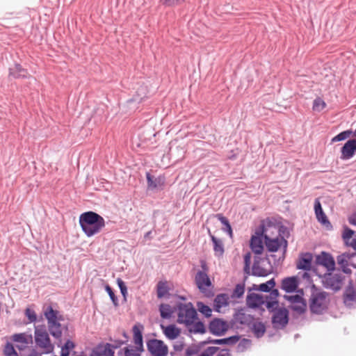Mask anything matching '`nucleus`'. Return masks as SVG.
<instances>
[{
    "mask_svg": "<svg viewBox=\"0 0 356 356\" xmlns=\"http://www.w3.org/2000/svg\"><path fill=\"white\" fill-rule=\"evenodd\" d=\"M44 315L47 319L51 334L56 338L60 337L62 331L60 321L63 320V318L59 312L54 310L52 307L48 306L44 312Z\"/></svg>",
    "mask_w": 356,
    "mask_h": 356,
    "instance_id": "nucleus-2",
    "label": "nucleus"
},
{
    "mask_svg": "<svg viewBox=\"0 0 356 356\" xmlns=\"http://www.w3.org/2000/svg\"><path fill=\"white\" fill-rule=\"evenodd\" d=\"M105 290L108 293V295H109L112 302H113V304L115 305H118V299H117L116 296H115V293L113 291L111 287L109 285L107 284L105 286Z\"/></svg>",
    "mask_w": 356,
    "mask_h": 356,
    "instance_id": "nucleus-48",
    "label": "nucleus"
},
{
    "mask_svg": "<svg viewBox=\"0 0 356 356\" xmlns=\"http://www.w3.org/2000/svg\"><path fill=\"white\" fill-rule=\"evenodd\" d=\"M34 339L36 346L42 351V353L49 354L54 351V345L44 328L35 327Z\"/></svg>",
    "mask_w": 356,
    "mask_h": 356,
    "instance_id": "nucleus-3",
    "label": "nucleus"
},
{
    "mask_svg": "<svg viewBox=\"0 0 356 356\" xmlns=\"http://www.w3.org/2000/svg\"><path fill=\"white\" fill-rule=\"evenodd\" d=\"M117 283H118L119 288L120 289L122 294L124 296H125L127 291V286H126L124 282L120 278H118L117 280Z\"/></svg>",
    "mask_w": 356,
    "mask_h": 356,
    "instance_id": "nucleus-52",
    "label": "nucleus"
},
{
    "mask_svg": "<svg viewBox=\"0 0 356 356\" xmlns=\"http://www.w3.org/2000/svg\"><path fill=\"white\" fill-rule=\"evenodd\" d=\"M244 293V287L240 284H237L234 291V296L240 298Z\"/></svg>",
    "mask_w": 356,
    "mask_h": 356,
    "instance_id": "nucleus-51",
    "label": "nucleus"
},
{
    "mask_svg": "<svg viewBox=\"0 0 356 356\" xmlns=\"http://www.w3.org/2000/svg\"><path fill=\"white\" fill-rule=\"evenodd\" d=\"M159 311L163 318H170L174 312L172 307L168 304H161Z\"/></svg>",
    "mask_w": 356,
    "mask_h": 356,
    "instance_id": "nucleus-33",
    "label": "nucleus"
},
{
    "mask_svg": "<svg viewBox=\"0 0 356 356\" xmlns=\"http://www.w3.org/2000/svg\"><path fill=\"white\" fill-rule=\"evenodd\" d=\"M314 211L317 220L328 229H331L332 226L329 221L327 216L323 212L321 202L318 199L315 200Z\"/></svg>",
    "mask_w": 356,
    "mask_h": 356,
    "instance_id": "nucleus-11",
    "label": "nucleus"
},
{
    "mask_svg": "<svg viewBox=\"0 0 356 356\" xmlns=\"http://www.w3.org/2000/svg\"><path fill=\"white\" fill-rule=\"evenodd\" d=\"M228 298L225 294L218 295L214 299V307L216 311L220 312V309L227 305Z\"/></svg>",
    "mask_w": 356,
    "mask_h": 356,
    "instance_id": "nucleus-30",
    "label": "nucleus"
},
{
    "mask_svg": "<svg viewBox=\"0 0 356 356\" xmlns=\"http://www.w3.org/2000/svg\"><path fill=\"white\" fill-rule=\"evenodd\" d=\"M161 329L165 337L169 340L177 339L181 334V329L175 325H161Z\"/></svg>",
    "mask_w": 356,
    "mask_h": 356,
    "instance_id": "nucleus-16",
    "label": "nucleus"
},
{
    "mask_svg": "<svg viewBox=\"0 0 356 356\" xmlns=\"http://www.w3.org/2000/svg\"><path fill=\"white\" fill-rule=\"evenodd\" d=\"M265 245L269 252H277L284 245L286 247V241L282 236H276L273 238L266 239Z\"/></svg>",
    "mask_w": 356,
    "mask_h": 356,
    "instance_id": "nucleus-15",
    "label": "nucleus"
},
{
    "mask_svg": "<svg viewBox=\"0 0 356 356\" xmlns=\"http://www.w3.org/2000/svg\"><path fill=\"white\" fill-rule=\"evenodd\" d=\"M351 134H352L351 131H342L340 134H339L338 135H337L336 136H334L332 139V142H337V141L343 140L348 138V137H350Z\"/></svg>",
    "mask_w": 356,
    "mask_h": 356,
    "instance_id": "nucleus-42",
    "label": "nucleus"
},
{
    "mask_svg": "<svg viewBox=\"0 0 356 356\" xmlns=\"http://www.w3.org/2000/svg\"><path fill=\"white\" fill-rule=\"evenodd\" d=\"M247 304L250 307H259L263 305L266 306V297L257 293H250L247 297Z\"/></svg>",
    "mask_w": 356,
    "mask_h": 356,
    "instance_id": "nucleus-17",
    "label": "nucleus"
},
{
    "mask_svg": "<svg viewBox=\"0 0 356 356\" xmlns=\"http://www.w3.org/2000/svg\"><path fill=\"white\" fill-rule=\"evenodd\" d=\"M147 184L148 186L151 188H155L157 187L155 181L152 179L149 174H147Z\"/></svg>",
    "mask_w": 356,
    "mask_h": 356,
    "instance_id": "nucleus-53",
    "label": "nucleus"
},
{
    "mask_svg": "<svg viewBox=\"0 0 356 356\" xmlns=\"http://www.w3.org/2000/svg\"><path fill=\"white\" fill-rule=\"evenodd\" d=\"M354 249L356 250V241L354 243Z\"/></svg>",
    "mask_w": 356,
    "mask_h": 356,
    "instance_id": "nucleus-64",
    "label": "nucleus"
},
{
    "mask_svg": "<svg viewBox=\"0 0 356 356\" xmlns=\"http://www.w3.org/2000/svg\"><path fill=\"white\" fill-rule=\"evenodd\" d=\"M197 307L199 312L204 314L206 317H210L211 316L212 310L209 306L205 305L202 302H197Z\"/></svg>",
    "mask_w": 356,
    "mask_h": 356,
    "instance_id": "nucleus-40",
    "label": "nucleus"
},
{
    "mask_svg": "<svg viewBox=\"0 0 356 356\" xmlns=\"http://www.w3.org/2000/svg\"><path fill=\"white\" fill-rule=\"evenodd\" d=\"M95 356H114V351L111 348V345L106 343L98 346L94 352Z\"/></svg>",
    "mask_w": 356,
    "mask_h": 356,
    "instance_id": "nucleus-26",
    "label": "nucleus"
},
{
    "mask_svg": "<svg viewBox=\"0 0 356 356\" xmlns=\"http://www.w3.org/2000/svg\"><path fill=\"white\" fill-rule=\"evenodd\" d=\"M238 340V337H232L227 339H216L214 341H211L213 343L216 344H223V343H228L229 342L235 343Z\"/></svg>",
    "mask_w": 356,
    "mask_h": 356,
    "instance_id": "nucleus-44",
    "label": "nucleus"
},
{
    "mask_svg": "<svg viewBox=\"0 0 356 356\" xmlns=\"http://www.w3.org/2000/svg\"><path fill=\"white\" fill-rule=\"evenodd\" d=\"M169 292V287L167 282H159L156 286V293L159 298L166 296Z\"/></svg>",
    "mask_w": 356,
    "mask_h": 356,
    "instance_id": "nucleus-31",
    "label": "nucleus"
},
{
    "mask_svg": "<svg viewBox=\"0 0 356 356\" xmlns=\"http://www.w3.org/2000/svg\"><path fill=\"white\" fill-rule=\"evenodd\" d=\"M275 285V282L273 279L268 281L266 283H263L259 284V286H257L255 287V289L259 290L264 292H268L270 291L271 289H273Z\"/></svg>",
    "mask_w": 356,
    "mask_h": 356,
    "instance_id": "nucleus-35",
    "label": "nucleus"
},
{
    "mask_svg": "<svg viewBox=\"0 0 356 356\" xmlns=\"http://www.w3.org/2000/svg\"><path fill=\"white\" fill-rule=\"evenodd\" d=\"M191 327H190L189 331L194 333H204L205 332V327L204 325L202 322H196L193 323L191 325Z\"/></svg>",
    "mask_w": 356,
    "mask_h": 356,
    "instance_id": "nucleus-37",
    "label": "nucleus"
},
{
    "mask_svg": "<svg viewBox=\"0 0 356 356\" xmlns=\"http://www.w3.org/2000/svg\"><path fill=\"white\" fill-rule=\"evenodd\" d=\"M252 330L254 335L259 338L264 334L266 332V327L263 323L255 321L252 323Z\"/></svg>",
    "mask_w": 356,
    "mask_h": 356,
    "instance_id": "nucleus-32",
    "label": "nucleus"
},
{
    "mask_svg": "<svg viewBox=\"0 0 356 356\" xmlns=\"http://www.w3.org/2000/svg\"><path fill=\"white\" fill-rule=\"evenodd\" d=\"M151 234V232H147V233L146 234L145 236H149V234Z\"/></svg>",
    "mask_w": 356,
    "mask_h": 356,
    "instance_id": "nucleus-63",
    "label": "nucleus"
},
{
    "mask_svg": "<svg viewBox=\"0 0 356 356\" xmlns=\"http://www.w3.org/2000/svg\"><path fill=\"white\" fill-rule=\"evenodd\" d=\"M184 346V343L181 341V342H178L176 344H175L173 346V348H174L175 350H176V351H181L183 350Z\"/></svg>",
    "mask_w": 356,
    "mask_h": 356,
    "instance_id": "nucleus-56",
    "label": "nucleus"
},
{
    "mask_svg": "<svg viewBox=\"0 0 356 356\" xmlns=\"http://www.w3.org/2000/svg\"><path fill=\"white\" fill-rule=\"evenodd\" d=\"M79 224L83 232L88 237L100 232L106 225L103 217L93 211H87L81 214Z\"/></svg>",
    "mask_w": 356,
    "mask_h": 356,
    "instance_id": "nucleus-1",
    "label": "nucleus"
},
{
    "mask_svg": "<svg viewBox=\"0 0 356 356\" xmlns=\"http://www.w3.org/2000/svg\"><path fill=\"white\" fill-rule=\"evenodd\" d=\"M3 354L5 356H18L13 345L9 342H8L4 346Z\"/></svg>",
    "mask_w": 356,
    "mask_h": 356,
    "instance_id": "nucleus-41",
    "label": "nucleus"
},
{
    "mask_svg": "<svg viewBox=\"0 0 356 356\" xmlns=\"http://www.w3.org/2000/svg\"><path fill=\"white\" fill-rule=\"evenodd\" d=\"M342 160H347L352 158L356 152V139L348 140L341 148Z\"/></svg>",
    "mask_w": 356,
    "mask_h": 356,
    "instance_id": "nucleus-13",
    "label": "nucleus"
},
{
    "mask_svg": "<svg viewBox=\"0 0 356 356\" xmlns=\"http://www.w3.org/2000/svg\"><path fill=\"white\" fill-rule=\"evenodd\" d=\"M305 303L304 300L298 302V303H295L291 305L292 309L297 311L298 313H302L305 309Z\"/></svg>",
    "mask_w": 356,
    "mask_h": 356,
    "instance_id": "nucleus-46",
    "label": "nucleus"
},
{
    "mask_svg": "<svg viewBox=\"0 0 356 356\" xmlns=\"http://www.w3.org/2000/svg\"><path fill=\"white\" fill-rule=\"evenodd\" d=\"M198 352H199V349L197 346H190L186 350L185 355L186 356H193V355L197 354Z\"/></svg>",
    "mask_w": 356,
    "mask_h": 356,
    "instance_id": "nucleus-50",
    "label": "nucleus"
},
{
    "mask_svg": "<svg viewBox=\"0 0 356 356\" xmlns=\"http://www.w3.org/2000/svg\"><path fill=\"white\" fill-rule=\"evenodd\" d=\"M325 286L333 290L337 291L341 288V282L338 276L329 274L325 277Z\"/></svg>",
    "mask_w": 356,
    "mask_h": 356,
    "instance_id": "nucleus-22",
    "label": "nucleus"
},
{
    "mask_svg": "<svg viewBox=\"0 0 356 356\" xmlns=\"http://www.w3.org/2000/svg\"><path fill=\"white\" fill-rule=\"evenodd\" d=\"M13 339L17 343H23V346L16 345L19 350H24L28 347L29 344L32 342V336L27 335L24 333L17 334L13 335Z\"/></svg>",
    "mask_w": 356,
    "mask_h": 356,
    "instance_id": "nucleus-21",
    "label": "nucleus"
},
{
    "mask_svg": "<svg viewBox=\"0 0 356 356\" xmlns=\"http://www.w3.org/2000/svg\"><path fill=\"white\" fill-rule=\"evenodd\" d=\"M343 302L348 307L356 306V291L353 288H348L343 294Z\"/></svg>",
    "mask_w": 356,
    "mask_h": 356,
    "instance_id": "nucleus-23",
    "label": "nucleus"
},
{
    "mask_svg": "<svg viewBox=\"0 0 356 356\" xmlns=\"http://www.w3.org/2000/svg\"><path fill=\"white\" fill-rule=\"evenodd\" d=\"M262 236L259 232H256L255 235L251 237L250 248L252 250L257 254H260L264 250Z\"/></svg>",
    "mask_w": 356,
    "mask_h": 356,
    "instance_id": "nucleus-18",
    "label": "nucleus"
},
{
    "mask_svg": "<svg viewBox=\"0 0 356 356\" xmlns=\"http://www.w3.org/2000/svg\"><path fill=\"white\" fill-rule=\"evenodd\" d=\"M288 311L279 309L275 312L272 322L275 328H282L288 323Z\"/></svg>",
    "mask_w": 356,
    "mask_h": 356,
    "instance_id": "nucleus-7",
    "label": "nucleus"
},
{
    "mask_svg": "<svg viewBox=\"0 0 356 356\" xmlns=\"http://www.w3.org/2000/svg\"><path fill=\"white\" fill-rule=\"evenodd\" d=\"M211 241L213 243V250L215 255L220 257L224 254V245L222 240L217 238L214 236H211Z\"/></svg>",
    "mask_w": 356,
    "mask_h": 356,
    "instance_id": "nucleus-28",
    "label": "nucleus"
},
{
    "mask_svg": "<svg viewBox=\"0 0 356 356\" xmlns=\"http://www.w3.org/2000/svg\"><path fill=\"white\" fill-rule=\"evenodd\" d=\"M298 286L297 277H289L284 279L282 282V288L286 292L295 291Z\"/></svg>",
    "mask_w": 356,
    "mask_h": 356,
    "instance_id": "nucleus-20",
    "label": "nucleus"
},
{
    "mask_svg": "<svg viewBox=\"0 0 356 356\" xmlns=\"http://www.w3.org/2000/svg\"><path fill=\"white\" fill-rule=\"evenodd\" d=\"M270 271L268 270H266L262 267H261L259 265H254L252 268V273L254 275L259 276V277H265L267 276L269 274Z\"/></svg>",
    "mask_w": 356,
    "mask_h": 356,
    "instance_id": "nucleus-38",
    "label": "nucleus"
},
{
    "mask_svg": "<svg viewBox=\"0 0 356 356\" xmlns=\"http://www.w3.org/2000/svg\"><path fill=\"white\" fill-rule=\"evenodd\" d=\"M197 318V312L193 305L180 304L178 307L177 322L186 326L192 325Z\"/></svg>",
    "mask_w": 356,
    "mask_h": 356,
    "instance_id": "nucleus-5",
    "label": "nucleus"
},
{
    "mask_svg": "<svg viewBox=\"0 0 356 356\" xmlns=\"http://www.w3.org/2000/svg\"><path fill=\"white\" fill-rule=\"evenodd\" d=\"M355 235L354 231L350 229V228L345 227L343 229V232L342 234V238L347 245L351 246L354 248V243L356 241V235L353 238Z\"/></svg>",
    "mask_w": 356,
    "mask_h": 356,
    "instance_id": "nucleus-25",
    "label": "nucleus"
},
{
    "mask_svg": "<svg viewBox=\"0 0 356 356\" xmlns=\"http://www.w3.org/2000/svg\"><path fill=\"white\" fill-rule=\"evenodd\" d=\"M350 265L356 268V253L350 254Z\"/></svg>",
    "mask_w": 356,
    "mask_h": 356,
    "instance_id": "nucleus-57",
    "label": "nucleus"
},
{
    "mask_svg": "<svg viewBox=\"0 0 356 356\" xmlns=\"http://www.w3.org/2000/svg\"><path fill=\"white\" fill-rule=\"evenodd\" d=\"M41 354H42V353H38V351H36L35 350H31L30 353L29 354V356H41Z\"/></svg>",
    "mask_w": 356,
    "mask_h": 356,
    "instance_id": "nucleus-59",
    "label": "nucleus"
},
{
    "mask_svg": "<svg viewBox=\"0 0 356 356\" xmlns=\"http://www.w3.org/2000/svg\"><path fill=\"white\" fill-rule=\"evenodd\" d=\"M195 283L198 289L207 295V291L211 286V282L207 272L199 271L195 276Z\"/></svg>",
    "mask_w": 356,
    "mask_h": 356,
    "instance_id": "nucleus-10",
    "label": "nucleus"
},
{
    "mask_svg": "<svg viewBox=\"0 0 356 356\" xmlns=\"http://www.w3.org/2000/svg\"><path fill=\"white\" fill-rule=\"evenodd\" d=\"M329 298L327 293L317 289H314L309 299V307L315 314H321L327 308Z\"/></svg>",
    "mask_w": 356,
    "mask_h": 356,
    "instance_id": "nucleus-4",
    "label": "nucleus"
},
{
    "mask_svg": "<svg viewBox=\"0 0 356 356\" xmlns=\"http://www.w3.org/2000/svg\"><path fill=\"white\" fill-rule=\"evenodd\" d=\"M25 315L27 317V318L29 319V322H31V323H33V322L36 321V320H37V315H36L35 312H34V310H33L30 308L26 309Z\"/></svg>",
    "mask_w": 356,
    "mask_h": 356,
    "instance_id": "nucleus-45",
    "label": "nucleus"
},
{
    "mask_svg": "<svg viewBox=\"0 0 356 356\" xmlns=\"http://www.w3.org/2000/svg\"><path fill=\"white\" fill-rule=\"evenodd\" d=\"M327 104L321 97H317L314 100L312 109L316 112H321L323 111Z\"/></svg>",
    "mask_w": 356,
    "mask_h": 356,
    "instance_id": "nucleus-34",
    "label": "nucleus"
},
{
    "mask_svg": "<svg viewBox=\"0 0 356 356\" xmlns=\"http://www.w3.org/2000/svg\"><path fill=\"white\" fill-rule=\"evenodd\" d=\"M316 262L324 267L328 271H332L335 269V261L333 257L327 252H322L316 257Z\"/></svg>",
    "mask_w": 356,
    "mask_h": 356,
    "instance_id": "nucleus-12",
    "label": "nucleus"
},
{
    "mask_svg": "<svg viewBox=\"0 0 356 356\" xmlns=\"http://www.w3.org/2000/svg\"><path fill=\"white\" fill-rule=\"evenodd\" d=\"M251 259V254L250 252L246 253L244 255V261L246 267H249Z\"/></svg>",
    "mask_w": 356,
    "mask_h": 356,
    "instance_id": "nucleus-55",
    "label": "nucleus"
},
{
    "mask_svg": "<svg viewBox=\"0 0 356 356\" xmlns=\"http://www.w3.org/2000/svg\"><path fill=\"white\" fill-rule=\"evenodd\" d=\"M350 254L347 253L341 254L337 258L338 265L340 266L343 271L345 273H348L349 270L348 266L350 265Z\"/></svg>",
    "mask_w": 356,
    "mask_h": 356,
    "instance_id": "nucleus-27",
    "label": "nucleus"
},
{
    "mask_svg": "<svg viewBox=\"0 0 356 356\" xmlns=\"http://www.w3.org/2000/svg\"><path fill=\"white\" fill-rule=\"evenodd\" d=\"M70 351L69 350H66L65 348H62L61 349V354H63V355H70Z\"/></svg>",
    "mask_w": 356,
    "mask_h": 356,
    "instance_id": "nucleus-60",
    "label": "nucleus"
},
{
    "mask_svg": "<svg viewBox=\"0 0 356 356\" xmlns=\"http://www.w3.org/2000/svg\"><path fill=\"white\" fill-rule=\"evenodd\" d=\"M285 298L291 302V305L303 300V298L299 295L287 296H285Z\"/></svg>",
    "mask_w": 356,
    "mask_h": 356,
    "instance_id": "nucleus-49",
    "label": "nucleus"
},
{
    "mask_svg": "<svg viewBox=\"0 0 356 356\" xmlns=\"http://www.w3.org/2000/svg\"><path fill=\"white\" fill-rule=\"evenodd\" d=\"M259 232L264 236L265 240L281 236L277 226L270 222H264L261 226V230Z\"/></svg>",
    "mask_w": 356,
    "mask_h": 356,
    "instance_id": "nucleus-8",
    "label": "nucleus"
},
{
    "mask_svg": "<svg viewBox=\"0 0 356 356\" xmlns=\"http://www.w3.org/2000/svg\"><path fill=\"white\" fill-rule=\"evenodd\" d=\"M160 2L166 6H175L184 3L186 0H159Z\"/></svg>",
    "mask_w": 356,
    "mask_h": 356,
    "instance_id": "nucleus-43",
    "label": "nucleus"
},
{
    "mask_svg": "<svg viewBox=\"0 0 356 356\" xmlns=\"http://www.w3.org/2000/svg\"><path fill=\"white\" fill-rule=\"evenodd\" d=\"M313 255L309 252H302L296 261V268L299 270H309L312 266Z\"/></svg>",
    "mask_w": 356,
    "mask_h": 356,
    "instance_id": "nucleus-9",
    "label": "nucleus"
},
{
    "mask_svg": "<svg viewBox=\"0 0 356 356\" xmlns=\"http://www.w3.org/2000/svg\"><path fill=\"white\" fill-rule=\"evenodd\" d=\"M147 348L150 356H168V347L161 340L152 339L147 341Z\"/></svg>",
    "mask_w": 356,
    "mask_h": 356,
    "instance_id": "nucleus-6",
    "label": "nucleus"
},
{
    "mask_svg": "<svg viewBox=\"0 0 356 356\" xmlns=\"http://www.w3.org/2000/svg\"><path fill=\"white\" fill-rule=\"evenodd\" d=\"M217 347H209L198 356H213L218 350Z\"/></svg>",
    "mask_w": 356,
    "mask_h": 356,
    "instance_id": "nucleus-47",
    "label": "nucleus"
},
{
    "mask_svg": "<svg viewBox=\"0 0 356 356\" xmlns=\"http://www.w3.org/2000/svg\"><path fill=\"white\" fill-rule=\"evenodd\" d=\"M228 329V325L225 321L216 318L209 324V330L216 335L223 334Z\"/></svg>",
    "mask_w": 356,
    "mask_h": 356,
    "instance_id": "nucleus-14",
    "label": "nucleus"
},
{
    "mask_svg": "<svg viewBox=\"0 0 356 356\" xmlns=\"http://www.w3.org/2000/svg\"><path fill=\"white\" fill-rule=\"evenodd\" d=\"M301 276H302V278L303 280H307L308 282H312L311 276H310V275H309V273H307V272H305V273H303L302 274V275H301Z\"/></svg>",
    "mask_w": 356,
    "mask_h": 356,
    "instance_id": "nucleus-58",
    "label": "nucleus"
},
{
    "mask_svg": "<svg viewBox=\"0 0 356 356\" xmlns=\"http://www.w3.org/2000/svg\"><path fill=\"white\" fill-rule=\"evenodd\" d=\"M216 217L218 218L219 221H220V222L222 225H224L226 227V231L228 232L229 236L232 237V229L227 218L220 213L217 214Z\"/></svg>",
    "mask_w": 356,
    "mask_h": 356,
    "instance_id": "nucleus-36",
    "label": "nucleus"
},
{
    "mask_svg": "<svg viewBox=\"0 0 356 356\" xmlns=\"http://www.w3.org/2000/svg\"><path fill=\"white\" fill-rule=\"evenodd\" d=\"M279 296V292L277 289H273L271 291L270 293V296L266 297V307L268 309L273 308L274 307L277 305V298Z\"/></svg>",
    "mask_w": 356,
    "mask_h": 356,
    "instance_id": "nucleus-29",
    "label": "nucleus"
},
{
    "mask_svg": "<svg viewBox=\"0 0 356 356\" xmlns=\"http://www.w3.org/2000/svg\"><path fill=\"white\" fill-rule=\"evenodd\" d=\"M10 75L15 79H26L30 76L27 70L19 64H16L13 68H10Z\"/></svg>",
    "mask_w": 356,
    "mask_h": 356,
    "instance_id": "nucleus-24",
    "label": "nucleus"
},
{
    "mask_svg": "<svg viewBox=\"0 0 356 356\" xmlns=\"http://www.w3.org/2000/svg\"><path fill=\"white\" fill-rule=\"evenodd\" d=\"M63 348H65L66 350H71L72 349H73L74 348V343L72 341L68 340L65 343Z\"/></svg>",
    "mask_w": 356,
    "mask_h": 356,
    "instance_id": "nucleus-54",
    "label": "nucleus"
},
{
    "mask_svg": "<svg viewBox=\"0 0 356 356\" xmlns=\"http://www.w3.org/2000/svg\"><path fill=\"white\" fill-rule=\"evenodd\" d=\"M349 222L352 225H356V219L354 218H349Z\"/></svg>",
    "mask_w": 356,
    "mask_h": 356,
    "instance_id": "nucleus-61",
    "label": "nucleus"
},
{
    "mask_svg": "<svg viewBox=\"0 0 356 356\" xmlns=\"http://www.w3.org/2000/svg\"><path fill=\"white\" fill-rule=\"evenodd\" d=\"M124 356H140V353L143 351L134 346L126 347L124 348Z\"/></svg>",
    "mask_w": 356,
    "mask_h": 356,
    "instance_id": "nucleus-39",
    "label": "nucleus"
},
{
    "mask_svg": "<svg viewBox=\"0 0 356 356\" xmlns=\"http://www.w3.org/2000/svg\"><path fill=\"white\" fill-rule=\"evenodd\" d=\"M202 268H203L204 271L203 272H206L207 270V265L205 263H203L202 264Z\"/></svg>",
    "mask_w": 356,
    "mask_h": 356,
    "instance_id": "nucleus-62",
    "label": "nucleus"
},
{
    "mask_svg": "<svg viewBox=\"0 0 356 356\" xmlns=\"http://www.w3.org/2000/svg\"><path fill=\"white\" fill-rule=\"evenodd\" d=\"M134 342L135 347L138 348L140 350H144L143 334V326L142 325H135L133 327Z\"/></svg>",
    "mask_w": 356,
    "mask_h": 356,
    "instance_id": "nucleus-19",
    "label": "nucleus"
}]
</instances>
